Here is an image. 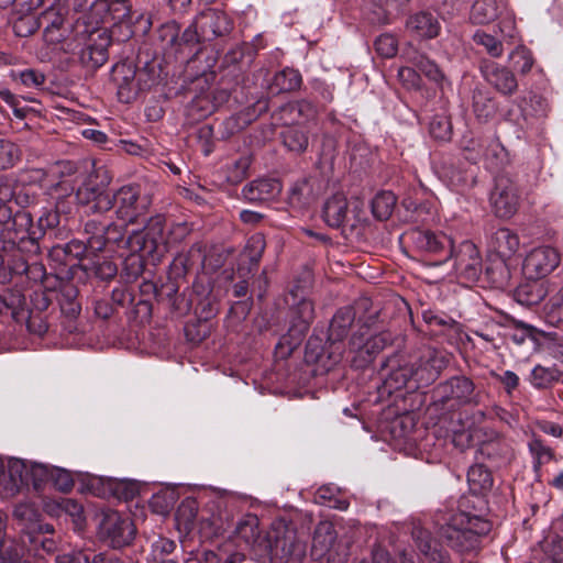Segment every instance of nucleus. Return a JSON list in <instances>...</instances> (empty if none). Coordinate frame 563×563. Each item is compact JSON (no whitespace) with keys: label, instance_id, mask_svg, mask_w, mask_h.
<instances>
[{"label":"nucleus","instance_id":"24","mask_svg":"<svg viewBox=\"0 0 563 563\" xmlns=\"http://www.w3.org/2000/svg\"><path fill=\"white\" fill-rule=\"evenodd\" d=\"M282 184L274 178H258L246 184L242 197L251 203H262L274 200L282 192Z\"/></svg>","mask_w":563,"mask_h":563},{"label":"nucleus","instance_id":"18","mask_svg":"<svg viewBox=\"0 0 563 563\" xmlns=\"http://www.w3.org/2000/svg\"><path fill=\"white\" fill-rule=\"evenodd\" d=\"M79 205L85 206L87 213H103L112 209L110 192L106 184H99L96 178L89 177L76 191Z\"/></svg>","mask_w":563,"mask_h":563},{"label":"nucleus","instance_id":"12","mask_svg":"<svg viewBox=\"0 0 563 563\" xmlns=\"http://www.w3.org/2000/svg\"><path fill=\"white\" fill-rule=\"evenodd\" d=\"M435 168L439 177L453 190L462 191L475 184L474 167L460 158L443 157Z\"/></svg>","mask_w":563,"mask_h":563},{"label":"nucleus","instance_id":"42","mask_svg":"<svg viewBox=\"0 0 563 563\" xmlns=\"http://www.w3.org/2000/svg\"><path fill=\"white\" fill-rule=\"evenodd\" d=\"M407 59L430 80L434 82H441L443 80L444 76L439 66L423 54L411 52L408 53Z\"/></svg>","mask_w":563,"mask_h":563},{"label":"nucleus","instance_id":"22","mask_svg":"<svg viewBox=\"0 0 563 563\" xmlns=\"http://www.w3.org/2000/svg\"><path fill=\"white\" fill-rule=\"evenodd\" d=\"M416 244L427 253L438 256V264H442L453 256V240L443 232L420 231L417 233Z\"/></svg>","mask_w":563,"mask_h":563},{"label":"nucleus","instance_id":"1","mask_svg":"<svg viewBox=\"0 0 563 563\" xmlns=\"http://www.w3.org/2000/svg\"><path fill=\"white\" fill-rule=\"evenodd\" d=\"M40 231H33V218L25 209L13 211L0 205V283L25 275L37 283L46 278L41 262Z\"/></svg>","mask_w":563,"mask_h":563},{"label":"nucleus","instance_id":"44","mask_svg":"<svg viewBox=\"0 0 563 563\" xmlns=\"http://www.w3.org/2000/svg\"><path fill=\"white\" fill-rule=\"evenodd\" d=\"M252 157L249 154L242 155L225 166V178L231 185H238L249 176Z\"/></svg>","mask_w":563,"mask_h":563},{"label":"nucleus","instance_id":"60","mask_svg":"<svg viewBox=\"0 0 563 563\" xmlns=\"http://www.w3.org/2000/svg\"><path fill=\"white\" fill-rule=\"evenodd\" d=\"M375 49L380 56L390 58L397 54L398 42L391 34H382L375 41Z\"/></svg>","mask_w":563,"mask_h":563},{"label":"nucleus","instance_id":"51","mask_svg":"<svg viewBox=\"0 0 563 563\" xmlns=\"http://www.w3.org/2000/svg\"><path fill=\"white\" fill-rule=\"evenodd\" d=\"M57 563H124L121 559L115 555H108L104 553H99L93 556L90 562L88 555L84 552H71L58 555L56 558Z\"/></svg>","mask_w":563,"mask_h":563},{"label":"nucleus","instance_id":"32","mask_svg":"<svg viewBox=\"0 0 563 563\" xmlns=\"http://www.w3.org/2000/svg\"><path fill=\"white\" fill-rule=\"evenodd\" d=\"M148 244V234L145 227L142 230L132 231L125 240V249L132 254V257L130 258L133 261L132 265H136V269L133 273L134 277L140 274L142 266L140 258H136L134 255L137 253L148 256L155 255L154 250H152Z\"/></svg>","mask_w":563,"mask_h":563},{"label":"nucleus","instance_id":"56","mask_svg":"<svg viewBox=\"0 0 563 563\" xmlns=\"http://www.w3.org/2000/svg\"><path fill=\"white\" fill-rule=\"evenodd\" d=\"M429 132L435 140H450L452 135V124L450 119L444 114L434 115L430 121Z\"/></svg>","mask_w":563,"mask_h":563},{"label":"nucleus","instance_id":"10","mask_svg":"<svg viewBox=\"0 0 563 563\" xmlns=\"http://www.w3.org/2000/svg\"><path fill=\"white\" fill-rule=\"evenodd\" d=\"M367 327H361L353 333L350 341L351 365L354 368L367 367L376 355L387 345L385 334L369 335Z\"/></svg>","mask_w":563,"mask_h":563},{"label":"nucleus","instance_id":"59","mask_svg":"<svg viewBox=\"0 0 563 563\" xmlns=\"http://www.w3.org/2000/svg\"><path fill=\"white\" fill-rule=\"evenodd\" d=\"M509 59L514 60V67L523 75L529 73L533 66L531 52L522 46L516 47L509 54Z\"/></svg>","mask_w":563,"mask_h":563},{"label":"nucleus","instance_id":"62","mask_svg":"<svg viewBox=\"0 0 563 563\" xmlns=\"http://www.w3.org/2000/svg\"><path fill=\"white\" fill-rule=\"evenodd\" d=\"M423 321L431 327H440L452 329L456 324V321L450 316L443 312H437L434 310L428 309L422 312Z\"/></svg>","mask_w":563,"mask_h":563},{"label":"nucleus","instance_id":"35","mask_svg":"<svg viewBox=\"0 0 563 563\" xmlns=\"http://www.w3.org/2000/svg\"><path fill=\"white\" fill-rule=\"evenodd\" d=\"M470 490L474 495H485L494 484L492 473L483 464L472 465L467 472Z\"/></svg>","mask_w":563,"mask_h":563},{"label":"nucleus","instance_id":"38","mask_svg":"<svg viewBox=\"0 0 563 563\" xmlns=\"http://www.w3.org/2000/svg\"><path fill=\"white\" fill-rule=\"evenodd\" d=\"M463 150L467 153L465 158L470 162H477L481 158H485L486 161H492L497 157V152H503V147L498 143H492L488 147L484 148V144H482L477 140H465L462 143Z\"/></svg>","mask_w":563,"mask_h":563},{"label":"nucleus","instance_id":"7","mask_svg":"<svg viewBox=\"0 0 563 563\" xmlns=\"http://www.w3.org/2000/svg\"><path fill=\"white\" fill-rule=\"evenodd\" d=\"M520 241L517 233L508 228L497 229L490 236L489 247L500 260L486 268L487 276L497 287L508 284L510 274L506 261L519 250Z\"/></svg>","mask_w":563,"mask_h":563},{"label":"nucleus","instance_id":"50","mask_svg":"<svg viewBox=\"0 0 563 563\" xmlns=\"http://www.w3.org/2000/svg\"><path fill=\"white\" fill-rule=\"evenodd\" d=\"M88 251L91 252V249L88 246V238L86 242L71 240L63 246H54L51 256L59 258L63 255L65 261L67 258L80 260Z\"/></svg>","mask_w":563,"mask_h":563},{"label":"nucleus","instance_id":"36","mask_svg":"<svg viewBox=\"0 0 563 563\" xmlns=\"http://www.w3.org/2000/svg\"><path fill=\"white\" fill-rule=\"evenodd\" d=\"M501 8L498 0H476L471 10V20L475 24H487L499 16Z\"/></svg>","mask_w":563,"mask_h":563},{"label":"nucleus","instance_id":"58","mask_svg":"<svg viewBox=\"0 0 563 563\" xmlns=\"http://www.w3.org/2000/svg\"><path fill=\"white\" fill-rule=\"evenodd\" d=\"M77 290L71 287H65L62 290V298L59 300L60 309L64 314L69 318H75L80 312V305L75 300Z\"/></svg>","mask_w":563,"mask_h":563},{"label":"nucleus","instance_id":"5","mask_svg":"<svg viewBox=\"0 0 563 563\" xmlns=\"http://www.w3.org/2000/svg\"><path fill=\"white\" fill-rule=\"evenodd\" d=\"M433 402L442 408L457 409L464 406H478L482 391L472 378L455 375L439 383L432 394Z\"/></svg>","mask_w":563,"mask_h":563},{"label":"nucleus","instance_id":"41","mask_svg":"<svg viewBox=\"0 0 563 563\" xmlns=\"http://www.w3.org/2000/svg\"><path fill=\"white\" fill-rule=\"evenodd\" d=\"M301 75L294 68H285L275 74L271 89L275 92L292 91L300 87Z\"/></svg>","mask_w":563,"mask_h":563},{"label":"nucleus","instance_id":"9","mask_svg":"<svg viewBox=\"0 0 563 563\" xmlns=\"http://www.w3.org/2000/svg\"><path fill=\"white\" fill-rule=\"evenodd\" d=\"M521 195L517 184L507 175H498L489 195V202L497 218L510 219L519 209Z\"/></svg>","mask_w":563,"mask_h":563},{"label":"nucleus","instance_id":"34","mask_svg":"<svg viewBox=\"0 0 563 563\" xmlns=\"http://www.w3.org/2000/svg\"><path fill=\"white\" fill-rule=\"evenodd\" d=\"M318 191L309 179H301L292 185L288 195V202L292 208L303 209L317 198Z\"/></svg>","mask_w":563,"mask_h":563},{"label":"nucleus","instance_id":"64","mask_svg":"<svg viewBox=\"0 0 563 563\" xmlns=\"http://www.w3.org/2000/svg\"><path fill=\"white\" fill-rule=\"evenodd\" d=\"M184 563H220V559L211 550H196L189 553Z\"/></svg>","mask_w":563,"mask_h":563},{"label":"nucleus","instance_id":"47","mask_svg":"<svg viewBox=\"0 0 563 563\" xmlns=\"http://www.w3.org/2000/svg\"><path fill=\"white\" fill-rule=\"evenodd\" d=\"M15 15L13 20V31L15 35L20 37L32 35L41 26L40 13H15Z\"/></svg>","mask_w":563,"mask_h":563},{"label":"nucleus","instance_id":"29","mask_svg":"<svg viewBox=\"0 0 563 563\" xmlns=\"http://www.w3.org/2000/svg\"><path fill=\"white\" fill-rule=\"evenodd\" d=\"M336 531L330 521H320L313 531L311 554L317 559H323L332 551L335 540Z\"/></svg>","mask_w":563,"mask_h":563},{"label":"nucleus","instance_id":"17","mask_svg":"<svg viewBox=\"0 0 563 563\" xmlns=\"http://www.w3.org/2000/svg\"><path fill=\"white\" fill-rule=\"evenodd\" d=\"M559 252L551 246L531 250L523 261V272L530 279H540L552 273L560 264Z\"/></svg>","mask_w":563,"mask_h":563},{"label":"nucleus","instance_id":"2","mask_svg":"<svg viewBox=\"0 0 563 563\" xmlns=\"http://www.w3.org/2000/svg\"><path fill=\"white\" fill-rule=\"evenodd\" d=\"M354 319L355 314L351 308L338 310L329 327L327 345L321 346L319 339L310 338L306 345L305 360L319 365L324 371H330L340 363L343 355L341 341L347 335Z\"/></svg>","mask_w":563,"mask_h":563},{"label":"nucleus","instance_id":"49","mask_svg":"<svg viewBox=\"0 0 563 563\" xmlns=\"http://www.w3.org/2000/svg\"><path fill=\"white\" fill-rule=\"evenodd\" d=\"M306 542L294 533L287 536L282 545V552L287 563H300L306 556Z\"/></svg>","mask_w":563,"mask_h":563},{"label":"nucleus","instance_id":"63","mask_svg":"<svg viewBox=\"0 0 563 563\" xmlns=\"http://www.w3.org/2000/svg\"><path fill=\"white\" fill-rule=\"evenodd\" d=\"M51 481H53L54 485L62 492H69L74 486L71 474L58 467H53Z\"/></svg>","mask_w":563,"mask_h":563},{"label":"nucleus","instance_id":"11","mask_svg":"<svg viewBox=\"0 0 563 563\" xmlns=\"http://www.w3.org/2000/svg\"><path fill=\"white\" fill-rule=\"evenodd\" d=\"M364 203L360 199L351 202L343 194H335L328 198L322 208L324 222L334 229L349 224L352 219L361 220Z\"/></svg>","mask_w":563,"mask_h":563},{"label":"nucleus","instance_id":"30","mask_svg":"<svg viewBox=\"0 0 563 563\" xmlns=\"http://www.w3.org/2000/svg\"><path fill=\"white\" fill-rule=\"evenodd\" d=\"M314 319V307L311 300L302 299L292 309L289 334L296 339L301 338L308 332L311 322Z\"/></svg>","mask_w":563,"mask_h":563},{"label":"nucleus","instance_id":"28","mask_svg":"<svg viewBox=\"0 0 563 563\" xmlns=\"http://www.w3.org/2000/svg\"><path fill=\"white\" fill-rule=\"evenodd\" d=\"M412 539L423 555L429 558L434 563H449L450 556L446 551H443L437 540L431 537V533L420 527L412 528Z\"/></svg>","mask_w":563,"mask_h":563},{"label":"nucleus","instance_id":"43","mask_svg":"<svg viewBox=\"0 0 563 563\" xmlns=\"http://www.w3.org/2000/svg\"><path fill=\"white\" fill-rule=\"evenodd\" d=\"M7 310H10L12 318L18 322L27 320L31 312L27 308V301L20 290H8L4 292Z\"/></svg>","mask_w":563,"mask_h":563},{"label":"nucleus","instance_id":"21","mask_svg":"<svg viewBox=\"0 0 563 563\" xmlns=\"http://www.w3.org/2000/svg\"><path fill=\"white\" fill-rule=\"evenodd\" d=\"M194 25L199 30L202 41H211L218 36H223L232 27L228 15L217 9H208L199 13Z\"/></svg>","mask_w":563,"mask_h":563},{"label":"nucleus","instance_id":"20","mask_svg":"<svg viewBox=\"0 0 563 563\" xmlns=\"http://www.w3.org/2000/svg\"><path fill=\"white\" fill-rule=\"evenodd\" d=\"M479 70L484 79L504 96H512L518 90V81L515 74L506 66L490 59H483Z\"/></svg>","mask_w":563,"mask_h":563},{"label":"nucleus","instance_id":"61","mask_svg":"<svg viewBox=\"0 0 563 563\" xmlns=\"http://www.w3.org/2000/svg\"><path fill=\"white\" fill-rule=\"evenodd\" d=\"M18 77L23 86L33 89H42L46 80V77L42 71L33 68L21 70L18 74Z\"/></svg>","mask_w":563,"mask_h":563},{"label":"nucleus","instance_id":"57","mask_svg":"<svg viewBox=\"0 0 563 563\" xmlns=\"http://www.w3.org/2000/svg\"><path fill=\"white\" fill-rule=\"evenodd\" d=\"M545 314L551 324L563 323V287L551 297L545 307Z\"/></svg>","mask_w":563,"mask_h":563},{"label":"nucleus","instance_id":"16","mask_svg":"<svg viewBox=\"0 0 563 563\" xmlns=\"http://www.w3.org/2000/svg\"><path fill=\"white\" fill-rule=\"evenodd\" d=\"M99 534L112 548L129 544L134 537L133 523L117 511L104 515L99 526Z\"/></svg>","mask_w":563,"mask_h":563},{"label":"nucleus","instance_id":"14","mask_svg":"<svg viewBox=\"0 0 563 563\" xmlns=\"http://www.w3.org/2000/svg\"><path fill=\"white\" fill-rule=\"evenodd\" d=\"M85 233L92 253L101 252L110 243L125 249L124 227L113 222L102 223L91 219L85 224Z\"/></svg>","mask_w":563,"mask_h":563},{"label":"nucleus","instance_id":"55","mask_svg":"<svg viewBox=\"0 0 563 563\" xmlns=\"http://www.w3.org/2000/svg\"><path fill=\"white\" fill-rule=\"evenodd\" d=\"M20 159V147L9 140L0 139V170L12 168Z\"/></svg>","mask_w":563,"mask_h":563},{"label":"nucleus","instance_id":"40","mask_svg":"<svg viewBox=\"0 0 563 563\" xmlns=\"http://www.w3.org/2000/svg\"><path fill=\"white\" fill-rule=\"evenodd\" d=\"M545 296V289L538 282H528L519 285L515 290L516 300L522 306L538 305Z\"/></svg>","mask_w":563,"mask_h":563},{"label":"nucleus","instance_id":"26","mask_svg":"<svg viewBox=\"0 0 563 563\" xmlns=\"http://www.w3.org/2000/svg\"><path fill=\"white\" fill-rule=\"evenodd\" d=\"M34 201L35 195L30 189L8 176H0V205L10 206L14 202L19 208L26 209Z\"/></svg>","mask_w":563,"mask_h":563},{"label":"nucleus","instance_id":"13","mask_svg":"<svg viewBox=\"0 0 563 563\" xmlns=\"http://www.w3.org/2000/svg\"><path fill=\"white\" fill-rule=\"evenodd\" d=\"M446 358L433 350H426L419 358L409 362L412 369V390L432 384L446 366Z\"/></svg>","mask_w":563,"mask_h":563},{"label":"nucleus","instance_id":"48","mask_svg":"<svg viewBox=\"0 0 563 563\" xmlns=\"http://www.w3.org/2000/svg\"><path fill=\"white\" fill-rule=\"evenodd\" d=\"M176 550V543L168 538L158 537L151 544L150 553L146 558V563H163L169 559L170 554Z\"/></svg>","mask_w":563,"mask_h":563},{"label":"nucleus","instance_id":"19","mask_svg":"<svg viewBox=\"0 0 563 563\" xmlns=\"http://www.w3.org/2000/svg\"><path fill=\"white\" fill-rule=\"evenodd\" d=\"M451 260L454 261L453 267L457 275L467 280L478 278L483 262L481 253L473 242L465 240L459 246H454Z\"/></svg>","mask_w":563,"mask_h":563},{"label":"nucleus","instance_id":"53","mask_svg":"<svg viewBox=\"0 0 563 563\" xmlns=\"http://www.w3.org/2000/svg\"><path fill=\"white\" fill-rule=\"evenodd\" d=\"M473 109L479 120L487 121L496 112L494 99L484 91H475L473 95Z\"/></svg>","mask_w":563,"mask_h":563},{"label":"nucleus","instance_id":"27","mask_svg":"<svg viewBox=\"0 0 563 563\" xmlns=\"http://www.w3.org/2000/svg\"><path fill=\"white\" fill-rule=\"evenodd\" d=\"M387 367L390 369L384 379V389L388 394L408 388L412 390V369L409 362L400 363L396 358L388 360Z\"/></svg>","mask_w":563,"mask_h":563},{"label":"nucleus","instance_id":"15","mask_svg":"<svg viewBox=\"0 0 563 563\" xmlns=\"http://www.w3.org/2000/svg\"><path fill=\"white\" fill-rule=\"evenodd\" d=\"M111 36L106 30L92 31L77 53L80 64L89 70L101 67L108 60Z\"/></svg>","mask_w":563,"mask_h":563},{"label":"nucleus","instance_id":"31","mask_svg":"<svg viewBox=\"0 0 563 563\" xmlns=\"http://www.w3.org/2000/svg\"><path fill=\"white\" fill-rule=\"evenodd\" d=\"M406 27L422 38H433L440 31L439 21L429 12H419L411 15L407 20Z\"/></svg>","mask_w":563,"mask_h":563},{"label":"nucleus","instance_id":"39","mask_svg":"<svg viewBox=\"0 0 563 563\" xmlns=\"http://www.w3.org/2000/svg\"><path fill=\"white\" fill-rule=\"evenodd\" d=\"M562 372L556 366L536 365L530 374V383L537 389H545L558 383Z\"/></svg>","mask_w":563,"mask_h":563},{"label":"nucleus","instance_id":"46","mask_svg":"<svg viewBox=\"0 0 563 563\" xmlns=\"http://www.w3.org/2000/svg\"><path fill=\"white\" fill-rule=\"evenodd\" d=\"M528 449L533 459L532 465L536 473L554 457L552 449L545 445L540 438L533 437L528 443Z\"/></svg>","mask_w":563,"mask_h":563},{"label":"nucleus","instance_id":"23","mask_svg":"<svg viewBox=\"0 0 563 563\" xmlns=\"http://www.w3.org/2000/svg\"><path fill=\"white\" fill-rule=\"evenodd\" d=\"M41 26H44V35L49 43L60 42L64 34L60 32L65 22L64 8L59 0H46L45 8L40 13Z\"/></svg>","mask_w":563,"mask_h":563},{"label":"nucleus","instance_id":"8","mask_svg":"<svg viewBox=\"0 0 563 563\" xmlns=\"http://www.w3.org/2000/svg\"><path fill=\"white\" fill-rule=\"evenodd\" d=\"M110 200L118 219L126 223H135L152 203L151 197L143 192L140 185L122 186L115 194H110Z\"/></svg>","mask_w":563,"mask_h":563},{"label":"nucleus","instance_id":"3","mask_svg":"<svg viewBox=\"0 0 563 563\" xmlns=\"http://www.w3.org/2000/svg\"><path fill=\"white\" fill-rule=\"evenodd\" d=\"M490 531V523L478 516L455 512L441 525L439 536L442 541L457 552H467L478 547L479 538Z\"/></svg>","mask_w":563,"mask_h":563},{"label":"nucleus","instance_id":"6","mask_svg":"<svg viewBox=\"0 0 563 563\" xmlns=\"http://www.w3.org/2000/svg\"><path fill=\"white\" fill-rule=\"evenodd\" d=\"M111 78L117 87L118 99L123 103L133 101L140 91L154 82V74L146 67L136 68L133 62L124 60L112 67Z\"/></svg>","mask_w":563,"mask_h":563},{"label":"nucleus","instance_id":"33","mask_svg":"<svg viewBox=\"0 0 563 563\" xmlns=\"http://www.w3.org/2000/svg\"><path fill=\"white\" fill-rule=\"evenodd\" d=\"M165 222V218L161 214H157L152 217L145 224V230L148 234L150 241L148 245L157 255H162L169 249L168 239L164 232Z\"/></svg>","mask_w":563,"mask_h":563},{"label":"nucleus","instance_id":"25","mask_svg":"<svg viewBox=\"0 0 563 563\" xmlns=\"http://www.w3.org/2000/svg\"><path fill=\"white\" fill-rule=\"evenodd\" d=\"M276 115L284 125H298L314 119L317 107L306 99L291 101L282 106Z\"/></svg>","mask_w":563,"mask_h":563},{"label":"nucleus","instance_id":"54","mask_svg":"<svg viewBox=\"0 0 563 563\" xmlns=\"http://www.w3.org/2000/svg\"><path fill=\"white\" fill-rule=\"evenodd\" d=\"M265 246L266 242L262 234L252 235L246 242L242 258L247 260L251 266H256L263 256Z\"/></svg>","mask_w":563,"mask_h":563},{"label":"nucleus","instance_id":"37","mask_svg":"<svg viewBox=\"0 0 563 563\" xmlns=\"http://www.w3.org/2000/svg\"><path fill=\"white\" fill-rule=\"evenodd\" d=\"M283 144L290 152L303 153L308 148L309 132L303 126L286 125V129L280 133Z\"/></svg>","mask_w":563,"mask_h":563},{"label":"nucleus","instance_id":"45","mask_svg":"<svg viewBox=\"0 0 563 563\" xmlns=\"http://www.w3.org/2000/svg\"><path fill=\"white\" fill-rule=\"evenodd\" d=\"M396 196L391 191H380L372 200L373 216L378 220H387L396 206Z\"/></svg>","mask_w":563,"mask_h":563},{"label":"nucleus","instance_id":"4","mask_svg":"<svg viewBox=\"0 0 563 563\" xmlns=\"http://www.w3.org/2000/svg\"><path fill=\"white\" fill-rule=\"evenodd\" d=\"M52 470L53 466L21 459L10 460L5 470L0 463V492L4 497H12L30 485L38 490L51 481Z\"/></svg>","mask_w":563,"mask_h":563},{"label":"nucleus","instance_id":"52","mask_svg":"<svg viewBox=\"0 0 563 563\" xmlns=\"http://www.w3.org/2000/svg\"><path fill=\"white\" fill-rule=\"evenodd\" d=\"M472 38L476 45L483 46L485 52L493 58H498L504 54L503 42L495 35L488 34L483 30H477Z\"/></svg>","mask_w":563,"mask_h":563}]
</instances>
